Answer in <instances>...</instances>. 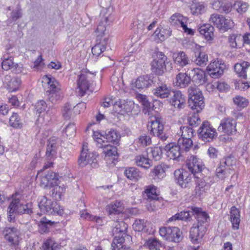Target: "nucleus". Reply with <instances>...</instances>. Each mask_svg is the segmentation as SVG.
<instances>
[{
	"label": "nucleus",
	"instance_id": "1",
	"mask_svg": "<svg viewBox=\"0 0 250 250\" xmlns=\"http://www.w3.org/2000/svg\"><path fill=\"white\" fill-rule=\"evenodd\" d=\"M186 166L189 170L197 178L196 181L197 186L195 188L196 194H200L201 191H204V187L206 186L205 182L201 181L200 183L198 175H201L200 172L202 170V165L199 159L196 156H191L187 161Z\"/></svg>",
	"mask_w": 250,
	"mask_h": 250
},
{
	"label": "nucleus",
	"instance_id": "2",
	"mask_svg": "<svg viewBox=\"0 0 250 250\" xmlns=\"http://www.w3.org/2000/svg\"><path fill=\"white\" fill-rule=\"evenodd\" d=\"M188 93L189 106L197 112L200 111L205 106L204 98L202 91L194 85L189 86Z\"/></svg>",
	"mask_w": 250,
	"mask_h": 250
},
{
	"label": "nucleus",
	"instance_id": "3",
	"mask_svg": "<svg viewBox=\"0 0 250 250\" xmlns=\"http://www.w3.org/2000/svg\"><path fill=\"white\" fill-rule=\"evenodd\" d=\"M112 228V232L115 237L111 244V247H121L125 242L127 225L124 221H116L113 223Z\"/></svg>",
	"mask_w": 250,
	"mask_h": 250
},
{
	"label": "nucleus",
	"instance_id": "4",
	"mask_svg": "<svg viewBox=\"0 0 250 250\" xmlns=\"http://www.w3.org/2000/svg\"><path fill=\"white\" fill-rule=\"evenodd\" d=\"M43 81L48 84L49 89V100L53 104L60 101L62 99L63 94L59 87L58 83L54 78L47 76L43 78Z\"/></svg>",
	"mask_w": 250,
	"mask_h": 250
},
{
	"label": "nucleus",
	"instance_id": "5",
	"mask_svg": "<svg viewBox=\"0 0 250 250\" xmlns=\"http://www.w3.org/2000/svg\"><path fill=\"white\" fill-rule=\"evenodd\" d=\"M93 138L94 141L97 143V145H100V146H104L105 144L109 143L118 145L120 141L121 135L116 130L111 129L105 135H102L99 132L94 131Z\"/></svg>",
	"mask_w": 250,
	"mask_h": 250
},
{
	"label": "nucleus",
	"instance_id": "6",
	"mask_svg": "<svg viewBox=\"0 0 250 250\" xmlns=\"http://www.w3.org/2000/svg\"><path fill=\"white\" fill-rule=\"evenodd\" d=\"M39 207L41 211L48 214H57L62 215L63 209L56 202L52 201L45 196H42L39 199Z\"/></svg>",
	"mask_w": 250,
	"mask_h": 250
},
{
	"label": "nucleus",
	"instance_id": "7",
	"mask_svg": "<svg viewBox=\"0 0 250 250\" xmlns=\"http://www.w3.org/2000/svg\"><path fill=\"white\" fill-rule=\"evenodd\" d=\"M149 125H148V130L150 134L157 136L162 141H165L168 138V135L164 130V125L161 118L154 117L151 119Z\"/></svg>",
	"mask_w": 250,
	"mask_h": 250
},
{
	"label": "nucleus",
	"instance_id": "8",
	"mask_svg": "<svg viewBox=\"0 0 250 250\" xmlns=\"http://www.w3.org/2000/svg\"><path fill=\"white\" fill-rule=\"evenodd\" d=\"M31 205L29 204H23L21 203L19 199H14L11 202L8 208L9 216L8 220L10 222L13 221L15 218L13 215L14 212L18 213H26L30 214L32 211L31 210Z\"/></svg>",
	"mask_w": 250,
	"mask_h": 250
},
{
	"label": "nucleus",
	"instance_id": "9",
	"mask_svg": "<svg viewBox=\"0 0 250 250\" xmlns=\"http://www.w3.org/2000/svg\"><path fill=\"white\" fill-rule=\"evenodd\" d=\"M97 156L95 153L88 152L87 144L84 143L78 160L79 165L83 167L89 164L92 167H95L97 164Z\"/></svg>",
	"mask_w": 250,
	"mask_h": 250
},
{
	"label": "nucleus",
	"instance_id": "10",
	"mask_svg": "<svg viewBox=\"0 0 250 250\" xmlns=\"http://www.w3.org/2000/svg\"><path fill=\"white\" fill-rule=\"evenodd\" d=\"M167 57L162 52L155 53L154 59L151 63V71L156 75H162L166 69Z\"/></svg>",
	"mask_w": 250,
	"mask_h": 250
},
{
	"label": "nucleus",
	"instance_id": "11",
	"mask_svg": "<svg viewBox=\"0 0 250 250\" xmlns=\"http://www.w3.org/2000/svg\"><path fill=\"white\" fill-rule=\"evenodd\" d=\"M198 135L200 139L205 142L212 141L217 136V132L215 128L208 122L203 123L198 130Z\"/></svg>",
	"mask_w": 250,
	"mask_h": 250
},
{
	"label": "nucleus",
	"instance_id": "12",
	"mask_svg": "<svg viewBox=\"0 0 250 250\" xmlns=\"http://www.w3.org/2000/svg\"><path fill=\"white\" fill-rule=\"evenodd\" d=\"M231 160L230 158L221 160L215 171L216 176L221 180H224L229 177L232 171Z\"/></svg>",
	"mask_w": 250,
	"mask_h": 250
},
{
	"label": "nucleus",
	"instance_id": "13",
	"mask_svg": "<svg viewBox=\"0 0 250 250\" xmlns=\"http://www.w3.org/2000/svg\"><path fill=\"white\" fill-rule=\"evenodd\" d=\"M209 22L218 28L225 30L230 28L233 25V22L230 19H226L218 14H211L209 19Z\"/></svg>",
	"mask_w": 250,
	"mask_h": 250
},
{
	"label": "nucleus",
	"instance_id": "14",
	"mask_svg": "<svg viewBox=\"0 0 250 250\" xmlns=\"http://www.w3.org/2000/svg\"><path fill=\"white\" fill-rule=\"evenodd\" d=\"M187 18L179 13L173 14L169 19V22L172 25L179 26L182 28L184 32L187 33L188 34L193 35V31L187 27Z\"/></svg>",
	"mask_w": 250,
	"mask_h": 250
},
{
	"label": "nucleus",
	"instance_id": "15",
	"mask_svg": "<svg viewBox=\"0 0 250 250\" xmlns=\"http://www.w3.org/2000/svg\"><path fill=\"white\" fill-rule=\"evenodd\" d=\"M236 121L233 118H224L221 121L218 130L228 135H233L236 132Z\"/></svg>",
	"mask_w": 250,
	"mask_h": 250
},
{
	"label": "nucleus",
	"instance_id": "16",
	"mask_svg": "<svg viewBox=\"0 0 250 250\" xmlns=\"http://www.w3.org/2000/svg\"><path fill=\"white\" fill-rule=\"evenodd\" d=\"M226 68L224 63L221 61L215 60L210 62L207 68L209 75L213 78L220 77L224 73Z\"/></svg>",
	"mask_w": 250,
	"mask_h": 250
},
{
	"label": "nucleus",
	"instance_id": "17",
	"mask_svg": "<svg viewBox=\"0 0 250 250\" xmlns=\"http://www.w3.org/2000/svg\"><path fill=\"white\" fill-rule=\"evenodd\" d=\"M206 231L204 225L194 224L190 230V238L193 243H198L202 240Z\"/></svg>",
	"mask_w": 250,
	"mask_h": 250
},
{
	"label": "nucleus",
	"instance_id": "18",
	"mask_svg": "<svg viewBox=\"0 0 250 250\" xmlns=\"http://www.w3.org/2000/svg\"><path fill=\"white\" fill-rule=\"evenodd\" d=\"M72 105L68 103L64 104L62 109V115L66 119H69L76 114H79L81 112L80 108L85 109L86 105L85 103H79L73 107L72 109Z\"/></svg>",
	"mask_w": 250,
	"mask_h": 250
},
{
	"label": "nucleus",
	"instance_id": "19",
	"mask_svg": "<svg viewBox=\"0 0 250 250\" xmlns=\"http://www.w3.org/2000/svg\"><path fill=\"white\" fill-rule=\"evenodd\" d=\"M174 175L177 183L182 188L187 187L191 182V175L182 169L175 170Z\"/></svg>",
	"mask_w": 250,
	"mask_h": 250
},
{
	"label": "nucleus",
	"instance_id": "20",
	"mask_svg": "<svg viewBox=\"0 0 250 250\" xmlns=\"http://www.w3.org/2000/svg\"><path fill=\"white\" fill-rule=\"evenodd\" d=\"M92 74L90 72H86L85 73H83L79 75L78 80L77 92L80 96H83L88 89L89 83L87 79L90 78V76Z\"/></svg>",
	"mask_w": 250,
	"mask_h": 250
},
{
	"label": "nucleus",
	"instance_id": "21",
	"mask_svg": "<svg viewBox=\"0 0 250 250\" xmlns=\"http://www.w3.org/2000/svg\"><path fill=\"white\" fill-rule=\"evenodd\" d=\"M167 155L170 159L179 161L184 153L178 144L169 143L165 146Z\"/></svg>",
	"mask_w": 250,
	"mask_h": 250
},
{
	"label": "nucleus",
	"instance_id": "22",
	"mask_svg": "<svg viewBox=\"0 0 250 250\" xmlns=\"http://www.w3.org/2000/svg\"><path fill=\"white\" fill-rule=\"evenodd\" d=\"M1 67L4 70L12 69L16 73H21L22 70V65L15 63L14 62L13 58L11 57L3 59L1 62Z\"/></svg>",
	"mask_w": 250,
	"mask_h": 250
},
{
	"label": "nucleus",
	"instance_id": "23",
	"mask_svg": "<svg viewBox=\"0 0 250 250\" xmlns=\"http://www.w3.org/2000/svg\"><path fill=\"white\" fill-rule=\"evenodd\" d=\"M234 70L238 76L244 79L250 78V63L243 62L241 63H236L234 65Z\"/></svg>",
	"mask_w": 250,
	"mask_h": 250
},
{
	"label": "nucleus",
	"instance_id": "24",
	"mask_svg": "<svg viewBox=\"0 0 250 250\" xmlns=\"http://www.w3.org/2000/svg\"><path fill=\"white\" fill-rule=\"evenodd\" d=\"M170 104L178 109L183 108L186 104L185 96L180 91L173 92V95L170 99Z\"/></svg>",
	"mask_w": 250,
	"mask_h": 250
},
{
	"label": "nucleus",
	"instance_id": "25",
	"mask_svg": "<svg viewBox=\"0 0 250 250\" xmlns=\"http://www.w3.org/2000/svg\"><path fill=\"white\" fill-rule=\"evenodd\" d=\"M188 208L192 211L193 214L196 218L197 221L196 224L204 225V224L208 222L209 220V216L208 214L203 211L201 208L194 206H191Z\"/></svg>",
	"mask_w": 250,
	"mask_h": 250
},
{
	"label": "nucleus",
	"instance_id": "26",
	"mask_svg": "<svg viewBox=\"0 0 250 250\" xmlns=\"http://www.w3.org/2000/svg\"><path fill=\"white\" fill-rule=\"evenodd\" d=\"M58 177L56 173L50 171L41 178L40 184L43 188L51 187L56 185Z\"/></svg>",
	"mask_w": 250,
	"mask_h": 250
},
{
	"label": "nucleus",
	"instance_id": "27",
	"mask_svg": "<svg viewBox=\"0 0 250 250\" xmlns=\"http://www.w3.org/2000/svg\"><path fill=\"white\" fill-rule=\"evenodd\" d=\"M3 83L9 91L13 92L18 90L21 84V81L18 77L6 75L4 77Z\"/></svg>",
	"mask_w": 250,
	"mask_h": 250
},
{
	"label": "nucleus",
	"instance_id": "28",
	"mask_svg": "<svg viewBox=\"0 0 250 250\" xmlns=\"http://www.w3.org/2000/svg\"><path fill=\"white\" fill-rule=\"evenodd\" d=\"M5 238L14 245L18 244L19 231L15 227H6L3 230Z\"/></svg>",
	"mask_w": 250,
	"mask_h": 250
},
{
	"label": "nucleus",
	"instance_id": "29",
	"mask_svg": "<svg viewBox=\"0 0 250 250\" xmlns=\"http://www.w3.org/2000/svg\"><path fill=\"white\" fill-rule=\"evenodd\" d=\"M230 221L232 224V228L233 230H238L239 228L240 223V211L235 206L230 208Z\"/></svg>",
	"mask_w": 250,
	"mask_h": 250
},
{
	"label": "nucleus",
	"instance_id": "30",
	"mask_svg": "<svg viewBox=\"0 0 250 250\" xmlns=\"http://www.w3.org/2000/svg\"><path fill=\"white\" fill-rule=\"evenodd\" d=\"M156 190V187L153 185L146 187L143 193L144 198L146 200H162V198L159 196Z\"/></svg>",
	"mask_w": 250,
	"mask_h": 250
},
{
	"label": "nucleus",
	"instance_id": "31",
	"mask_svg": "<svg viewBox=\"0 0 250 250\" xmlns=\"http://www.w3.org/2000/svg\"><path fill=\"white\" fill-rule=\"evenodd\" d=\"M173 58L174 63L181 67L186 66L189 62L188 57L183 51L174 53L173 54Z\"/></svg>",
	"mask_w": 250,
	"mask_h": 250
},
{
	"label": "nucleus",
	"instance_id": "32",
	"mask_svg": "<svg viewBox=\"0 0 250 250\" xmlns=\"http://www.w3.org/2000/svg\"><path fill=\"white\" fill-rule=\"evenodd\" d=\"M171 93L170 87L167 86L166 84H162L153 90L154 95L161 98H166L168 97Z\"/></svg>",
	"mask_w": 250,
	"mask_h": 250
},
{
	"label": "nucleus",
	"instance_id": "33",
	"mask_svg": "<svg viewBox=\"0 0 250 250\" xmlns=\"http://www.w3.org/2000/svg\"><path fill=\"white\" fill-rule=\"evenodd\" d=\"M123 210V203L119 201H114L108 205L106 207V211L109 214H119Z\"/></svg>",
	"mask_w": 250,
	"mask_h": 250
},
{
	"label": "nucleus",
	"instance_id": "34",
	"mask_svg": "<svg viewBox=\"0 0 250 250\" xmlns=\"http://www.w3.org/2000/svg\"><path fill=\"white\" fill-rule=\"evenodd\" d=\"M200 33L208 41L212 40L213 37L214 27L210 24H205L199 29Z\"/></svg>",
	"mask_w": 250,
	"mask_h": 250
},
{
	"label": "nucleus",
	"instance_id": "35",
	"mask_svg": "<svg viewBox=\"0 0 250 250\" xmlns=\"http://www.w3.org/2000/svg\"><path fill=\"white\" fill-rule=\"evenodd\" d=\"M109 20V17H105L104 20L101 21L95 31L96 36H97V42L98 40H101V39L104 36L105 31L106 30V24L107 23Z\"/></svg>",
	"mask_w": 250,
	"mask_h": 250
},
{
	"label": "nucleus",
	"instance_id": "36",
	"mask_svg": "<svg viewBox=\"0 0 250 250\" xmlns=\"http://www.w3.org/2000/svg\"><path fill=\"white\" fill-rule=\"evenodd\" d=\"M190 82V77L186 73H180L176 77L175 85L180 88H184Z\"/></svg>",
	"mask_w": 250,
	"mask_h": 250
},
{
	"label": "nucleus",
	"instance_id": "37",
	"mask_svg": "<svg viewBox=\"0 0 250 250\" xmlns=\"http://www.w3.org/2000/svg\"><path fill=\"white\" fill-rule=\"evenodd\" d=\"M37 216L36 217L35 220L38 223L39 228L41 229H42L41 230V232H45L48 230V226H52L54 222H52L50 220H48L46 218L43 217L41 218L40 220H37L38 216L41 217L42 216V214L41 213H37L36 214Z\"/></svg>",
	"mask_w": 250,
	"mask_h": 250
},
{
	"label": "nucleus",
	"instance_id": "38",
	"mask_svg": "<svg viewBox=\"0 0 250 250\" xmlns=\"http://www.w3.org/2000/svg\"><path fill=\"white\" fill-rule=\"evenodd\" d=\"M107 44V40L104 38L103 40H100L99 43L92 48V53L95 56H99L105 50Z\"/></svg>",
	"mask_w": 250,
	"mask_h": 250
},
{
	"label": "nucleus",
	"instance_id": "39",
	"mask_svg": "<svg viewBox=\"0 0 250 250\" xmlns=\"http://www.w3.org/2000/svg\"><path fill=\"white\" fill-rule=\"evenodd\" d=\"M151 83V81L147 76H140L136 80L134 86L139 89L147 88Z\"/></svg>",
	"mask_w": 250,
	"mask_h": 250
},
{
	"label": "nucleus",
	"instance_id": "40",
	"mask_svg": "<svg viewBox=\"0 0 250 250\" xmlns=\"http://www.w3.org/2000/svg\"><path fill=\"white\" fill-rule=\"evenodd\" d=\"M190 10L193 15L198 16L206 11L207 6L203 3H193L191 5Z\"/></svg>",
	"mask_w": 250,
	"mask_h": 250
},
{
	"label": "nucleus",
	"instance_id": "41",
	"mask_svg": "<svg viewBox=\"0 0 250 250\" xmlns=\"http://www.w3.org/2000/svg\"><path fill=\"white\" fill-rule=\"evenodd\" d=\"M149 224L148 222L144 219H137L133 223V228L136 231L146 232L147 231L146 227Z\"/></svg>",
	"mask_w": 250,
	"mask_h": 250
},
{
	"label": "nucleus",
	"instance_id": "42",
	"mask_svg": "<svg viewBox=\"0 0 250 250\" xmlns=\"http://www.w3.org/2000/svg\"><path fill=\"white\" fill-rule=\"evenodd\" d=\"M125 174L129 179L137 181L141 177L140 171L135 167H129L125 171Z\"/></svg>",
	"mask_w": 250,
	"mask_h": 250
},
{
	"label": "nucleus",
	"instance_id": "43",
	"mask_svg": "<svg viewBox=\"0 0 250 250\" xmlns=\"http://www.w3.org/2000/svg\"><path fill=\"white\" fill-rule=\"evenodd\" d=\"M177 144L184 154L188 152L193 146V142L191 139L179 138Z\"/></svg>",
	"mask_w": 250,
	"mask_h": 250
},
{
	"label": "nucleus",
	"instance_id": "44",
	"mask_svg": "<svg viewBox=\"0 0 250 250\" xmlns=\"http://www.w3.org/2000/svg\"><path fill=\"white\" fill-rule=\"evenodd\" d=\"M242 42L243 39L240 35L232 34L229 37V42L232 48L240 47Z\"/></svg>",
	"mask_w": 250,
	"mask_h": 250
},
{
	"label": "nucleus",
	"instance_id": "45",
	"mask_svg": "<svg viewBox=\"0 0 250 250\" xmlns=\"http://www.w3.org/2000/svg\"><path fill=\"white\" fill-rule=\"evenodd\" d=\"M165 170L164 166L157 165L154 167L151 172L152 176L155 179H162L166 176Z\"/></svg>",
	"mask_w": 250,
	"mask_h": 250
},
{
	"label": "nucleus",
	"instance_id": "46",
	"mask_svg": "<svg viewBox=\"0 0 250 250\" xmlns=\"http://www.w3.org/2000/svg\"><path fill=\"white\" fill-rule=\"evenodd\" d=\"M170 34L171 33L169 30L165 29L157 28L154 32V35L157 37L155 40L157 42L164 41L170 36Z\"/></svg>",
	"mask_w": 250,
	"mask_h": 250
},
{
	"label": "nucleus",
	"instance_id": "47",
	"mask_svg": "<svg viewBox=\"0 0 250 250\" xmlns=\"http://www.w3.org/2000/svg\"><path fill=\"white\" fill-rule=\"evenodd\" d=\"M57 142L54 139H50L48 142L46 155L47 157H52L56 153Z\"/></svg>",
	"mask_w": 250,
	"mask_h": 250
},
{
	"label": "nucleus",
	"instance_id": "48",
	"mask_svg": "<svg viewBox=\"0 0 250 250\" xmlns=\"http://www.w3.org/2000/svg\"><path fill=\"white\" fill-rule=\"evenodd\" d=\"M59 245L51 238L44 241L41 250H57Z\"/></svg>",
	"mask_w": 250,
	"mask_h": 250
},
{
	"label": "nucleus",
	"instance_id": "49",
	"mask_svg": "<svg viewBox=\"0 0 250 250\" xmlns=\"http://www.w3.org/2000/svg\"><path fill=\"white\" fill-rule=\"evenodd\" d=\"M99 147L104 148L103 152L105 156H116L117 154V148L115 146L110 145L109 144H105L104 146H100L98 145Z\"/></svg>",
	"mask_w": 250,
	"mask_h": 250
},
{
	"label": "nucleus",
	"instance_id": "50",
	"mask_svg": "<svg viewBox=\"0 0 250 250\" xmlns=\"http://www.w3.org/2000/svg\"><path fill=\"white\" fill-rule=\"evenodd\" d=\"M180 133L181 134V139H191L194 135L193 130L188 126H181Z\"/></svg>",
	"mask_w": 250,
	"mask_h": 250
},
{
	"label": "nucleus",
	"instance_id": "51",
	"mask_svg": "<svg viewBox=\"0 0 250 250\" xmlns=\"http://www.w3.org/2000/svg\"><path fill=\"white\" fill-rule=\"evenodd\" d=\"M192 77L193 79L196 82L201 83L204 81L205 74L203 70L199 68H193L191 70V73H189Z\"/></svg>",
	"mask_w": 250,
	"mask_h": 250
},
{
	"label": "nucleus",
	"instance_id": "52",
	"mask_svg": "<svg viewBox=\"0 0 250 250\" xmlns=\"http://www.w3.org/2000/svg\"><path fill=\"white\" fill-rule=\"evenodd\" d=\"M144 246L149 248V250H154L160 249L161 244L159 241L155 238H149L144 243Z\"/></svg>",
	"mask_w": 250,
	"mask_h": 250
},
{
	"label": "nucleus",
	"instance_id": "53",
	"mask_svg": "<svg viewBox=\"0 0 250 250\" xmlns=\"http://www.w3.org/2000/svg\"><path fill=\"white\" fill-rule=\"evenodd\" d=\"M190 218L189 211H181L172 216L168 219V221H175L177 220H187Z\"/></svg>",
	"mask_w": 250,
	"mask_h": 250
},
{
	"label": "nucleus",
	"instance_id": "54",
	"mask_svg": "<svg viewBox=\"0 0 250 250\" xmlns=\"http://www.w3.org/2000/svg\"><path fill=\"white\" fill-rule=\"evenodd\" d=\"M171 234L170 236V239L168 241L174 242H179L181 239V232L180 229L177 227H172Z\"/></svg>",
	"mask_w": 250,
	"mask_h": 250
},
{
	"label": "nucleus",
	"instance_id": "55",
	"mask_svg": "<svg viewBox=\"0 0 250 250\" xmlns=\"http://www.w3.org/2000/svg\"><path fill=\"white\" fill-rule=\"evenodd\" d=\"M135 162L137 166L145 168H149L150 166L148 159L142 155L136 156L135 158Z\"/></svg>",
	"mask_w": 250,
	"mask_h": 250
},
{
	"label": "nucleus",
	"instance_id": "56",
	"mask_svg": "<svg viewBox=\"0 0 250 250\" xmlns=\"http://www.w3.org/2000/svg\"><path fill=\"white\" fill-rule=\"evenodd\" d=\"M127 104L123 103L121 101L117 102L114 104V111L115 112L118 113L120 114H123L125 112H127V110L126 107Z\"/></svg>",
	"mask_w": 250,
	"mask_h": 250
},
{
	"label": "nucleus",
	"instance_id": "57",
	"mask_svg": "<svg viewBox=\"0 0 250 250\" xmlns=\"http://www.w3.org/2000/svg\"><path fill=\"white\" fill-rule=\"evenodd\" d=\"M149 202L146 204V207L148 210L149 211H154L156 210L160 206V204L163 202L162 200H147Z\"/></svg>",
	"mask_w": 250,
	"mask_h": 250
},
{
	"label": "nucleus",
	"instance_id": "58",
	"mask_svg": "<svg viewBox=\"0 0 250 250\" xmlns=\"http://www.w3.org/2000/svg\"><path fill=\"white\" fill-rule=\"evenodd\" d=\"M208 62V55L205 52H200L198 57L196 59L195 62L199 66H204L206 65Z\"/></svg>",
	"mask_w": 250,
	"mask_h": 250
},
{
	"label": "nucleus",
	"instance_id": "59",
	"mask_svg": "<svg viewBox=\"0 0 250 250\" xmlns=\"http://www.w3.org/2000/svg\"><path fill=\"white\" fill-rule=\"evenodd\" d=\"M162 150L161 147H154L150 148V152H148V154L156 160H159L161 159L162 155Z\"/></svg>",
	"mask_w": 250,
	"mask_h": 250
},
{
	"label": "nucleus",
	"instance_id": "60",
	"mask_svg": "<svg viewBox=\"0 0 250 250\" xmlns=\"http://www.w3.org/2000/svg\"><path fill=\"white\" fill-rule=\"evenodd\" d=\"M138 142L141 146H147L151 144V139L149 136L143 134L138 138Z\"/></svg>",
	"mask_w": 250,
	"mask_h": 250
},
{
	"label": "nucleus",
	"instance_id": "61",
	"mask_svg": "<svg viewBox=\"0 0 250 250\" xmlns=\"http://www.w3.org/2000/svg\"><path fill=\"white\" fill-rule=\"evenodd\" d=\"M9 124L11 126L15 127H21V124L17 113H13L9 119Z\"/></svg>",
	"mask_w": 250,
	"mask_h": 250
},
{
	"label": "nucleus",
	"instance_id": "62",
	"mask_svg": "<svg viewBox=\"0 0 250 250\" xmlns=\"http://www.w3.org/2000/svg\"><path fill=\"white\" fill-rule=\"evenodd\" d=\"M234 104L240 108H244L248 105V102L247 100L240 96H236L233 98Z\"/></svg>",
	"mask_w": 250,
	"mask_h": 250
},
{
	"label": "nucleus",
	"instance_id": "63",
	"mask_svg": "<svg viewBox=\"0 0 250 250\" xmlns=\"http://www.w3.org/2000/svg\"><path fill=\"white\" fill-rule=\"evenodd\" d=\"M172 227H162L159 229V233L166 240H169L170 236L171 234Z\"/></svg>",
	"mask_w": 250,
	"mask_h": 250
},
{
	"label": "nucleus",
	"instance_id": "64",
	"mask_svg": "<svg viewBox=\"0 0 250 250\" xmlns=\"http://www.w3.org/2000/svg\"><path fill=\"white\" fill-rule=\"evenodd\" d=\"M188 122L190 126H197L200 122L201 120L197 114H194L188 117Z\"/></svg>",
	"mask_w": 250,
	"mask_h": 250
}]
</instances>
